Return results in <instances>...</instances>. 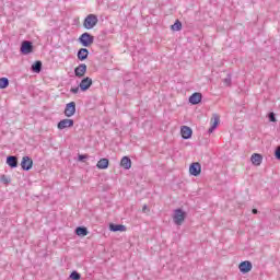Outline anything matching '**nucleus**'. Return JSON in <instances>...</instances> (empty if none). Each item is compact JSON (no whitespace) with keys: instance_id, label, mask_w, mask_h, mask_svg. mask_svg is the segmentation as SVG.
<instances>
[{"instance_id":"nucleus-12","label":"nucleus","mask_w":280,"mask_h":280,"mask_svg":"<svg viewBox=\"0 0 280 280\" xmlns=\"http://www.w3.org/2000/svg\"><path fill=\"white\" fill-rule=\"evenodd\" d=\"M7 165H9L11 170L19 167V158H16V155L7 156Z\"/></svg>"},{"instance_id":"nucleus-30","label":"nucleus","mask_w":280,"mask_h":280,"mask_svg":"<svg viewBox=\"0 0 280 280\" xmlns=\"http://www.w3.org/2000/svg\"><path fill=\"white\" fill-rule=\"evenodd\" d=\"M79 161H81L82 163H84V161H86V159H89L88 154H79Z\"/></svg>"},{"instance_id":"nucleus-27","label":"nucleus","mask_w":280,"mask_h":280,"mask_svg":"<svg viewBox=\"0 0 280 280\" xmlns=\"http://www.w3.org/2000/svg\"><path fill=\"white\" fill-rule=\"evenodd\" d=\"M225 86H231V82H232V79H231V74H228L226 78L223 80Z\"/></svg>"},{"instance_id":"nucleus-24","label":"nucleus","mask_w":280,"mask_h":280,"mask_svg":"<svg viewBox=\"0 0 280 280\" xmlns=\"http://www.w3.org/2000/svg\"><path fill=\"white\" fill-rule=\"evenodd\" d=\"M10 86V80L5 77L0 78V89H8Z\"/></svg>"},{"instance_id":"nucleus-2","label":"nucleus","mask_w":280,"mask_h":280,"mask_svg":"<svg viewBox=\"0 0 280 280\" xmlns=\"http://www.w3.org/2000/svg\"><path fill=\"white\" fill-rule=\"evenodd\" d=\"M185 218H187V212L183 209L178 208L174 210L173 222L176 226H182L183 222H185Z\"/></svg>"},{"instance_id":"nucleus-16","label":"nucleus","mask_w":280,"mask_h":280,"mask_svg":"<svg viewBox=\"0 0 280 280\" xmlns=\"http://www.w3.org/2000/svg\"><path fill=\"white\" fill-rule=\"evenodd\" d=\"M77 58L78 60H80L81 62H84V60H86V58H89V49L86 48H80L77 52Z\"/></svg>"},{"instance_id":"nucleus-8","label":"nucleus","mask_w":280,"mask_h":280,"mask_svg":"<svg viewBox=\"0 0 280 280\" xmlns=\"http://www.w3.org/2000/svg\"><path fill=\"white\" fill-rule=\"evenodd\" d=\"M202 172V165L199 162L191 163L189 166L190 176H198Z\"/></svg>"},{"instance_id":"nucleus-28","label":"nucleus","mask_w":280,"mask_h":280,"mask_svg":"<svg viewBox=\"0 0 280 280\" xmlns=\"http://www.w3.org/2000/svg\"><path fill=\"white\" fill-rule=\"evenodd\" d=\"M268 119H269V121L275 122V121H277V116L275 115V113L271 112L268 114Z\"/></svg>"},{"instance_id":"nucleus-17","label":"nucleus","mask_w":280,"mask_h":280,"mask_svg":"<svg viewBox=\"0 0 280 280\" xmlns=\"http://www.w3.org/2000/svg\"><path fill=\"white\" fill-rule=\"evenodd\" d=\"M250 161H252L253 165L259 166V165H261V162L264 161V156L259 153H253Z\"/></svg>"},{"instance_id":"nucleus-25","label":"nucleus","mask_w":280,"mask_h":280,"mask_svg":"<svg viewBox=\"0 0 280 280\" xmlns=\"http://www.w3.org/2000/svg\"><path fill=\"white\" fill-rule=\"evenodd\" d=\"M69 279H71V280H80V279H82V275H80V272L74 270V271H72L70 273Z\"/></svg>"},{"instance_id":"nucleus-7","label":"nucleus","mask_w":280,"mask_h":280,"mask_svg":"<svg viewBox=\"0 0 280 280\" xmlns=\"http://www.w3.org/2000/svg\"><path fill=\"white\" fill-rule=\"evenodd\" d=\"M34 165V161L30 156H23L22 162H21V167L24 172H30Z\"/></svg>"},{"instance_id":"nucleus-20","label":"nucleus","mask_w":280,"mask_h":280,"mask_svg":"<svg viewBox=\"0 0 280 280\" xmlns=\"http://www.w3.org/2000/svg\"><path fill=\"white\" fill-rule=\"evenodd\" d=\"M120 166L124 167V170H130V167H132V160L128 156H124L120 161Z\"/></svg>"},{"instance_id":"nucleus-31","label":"nucleus","mask_w":280,"mask_h":280,"mask_svg":"<svg viewBox=\"0 0 280 280\" xmlns=\"http://www.w3.org/2000/svg\"><path fill=\"white\" fill-rule=\"evenodd\" d=\"M275 156L278 161H280V145L277 147L276 151H275Z\"/></svg>"},{"instance_id":"nucleus-18","label":"nucleus","mask_w":280,"mask_h":280,"mask_svg":"<svg viewBox=\"0 0 280 280\" xmlns=\"http://www.w3.org/2000/svg\"><path fill=\"white\" fill-rule=\"evenodd\" d=\"M108 165H110V161L106 158H103L97 162L96 167L97 170H108Z\"/></svg>"},{"instance_id":"nucleus-3","label":"nucleus","mask_w":280,"mask_h":280,"mask_svg":"<svg viewBox=\"0 0 280 280\" xmlns=\"http://www.w3.org/2000/svg\"><path fill=\"white\" fill-rule=\"evenodd\" d=\"M98 22L100 20L97 19V15L89 14L83 21V27L85 30H93V27H95V25H97Z\"/></svg>"},{"instance_id":"nucleus-22","label":"nucleus","mask_w":280,"mask_h":280,"mask_svg":"<svg viewBox=\"0 0 280 280\" xmlns=\"http://www.w3.org/2000/svg\"><path fill=\"white\" fill-rule=\"evenodd\" d=\"M31 70L33 71V73H40V71H43V61H35L32 65Z\"/></svg>"},{"instance_id":"nucleus-13","label":"nucleus","mask_w":280,"mask_h":280,"mask_svg":"<svg viewBox=\"0 0 280 280\" xmlns=\"http://www.w3.org/2000/svg\"><path fill=\"white\" fill-rule=\"evenodd\" d=\"M109 231H112V233H124L127 231V228L124 224L112 223L109 224Z\"/></svg>"},{"instance_id":"nucleus-23","label":"nucleus","mask_w":280,"mask_h":280,"mask_svg":"<svg viewBox=\"0 0 280 280\" xmlns=\"http://www.w3.org/2000/svg\"><path fill=\"white\" fill-rule=\"evenodd\" d=\"M171 28L173 30V32H180V30H183V23L180 22V20H176Z\"/></svg>"},{"instance_id":"nucleus-1","label":"nucleus","mask_w":280,"mask_h":280,"mask_svg":"<svg viewBox=\"0 0 280 280\" xmlns=\"http://www.w3.org/2000/svg\"><path fill=\"white\" fill-rule=\"evenodd\" d=\"M78 42L80 45H82V47H91V45L95 43V36L91 35L89 32H85L80 35Z\"/></svg>"},{"instance_id":"nucleus-29","label":"nucleus","mask_w":280,"mask_h":280,"mask_svg":"<svg viewBox=\"0 0 280 280\" xmlns=\"http://www.w3.org/2000/svg\"><path fill=\"white\" fill-rule=\"evenodd\" d=\"M70 93H73V95H78V93H80V86L71 88Z\"/></svg>"},{"instance_id":"nucleus-15","label":"nucleus","mask_w":280,"mask_h":280,"mask_svg":"<svg viewBox=\"0 0 280 280\" xmlns=\"http://www.w3.org/2000/svg\"><path fill=\"white\" fill-rule=\"evenodd\" d=\"M180 135H182V139L187 140V139H189L191 137V135H194V130H191L190 127L182 126Z\"/></svg>"},{"instance_id":"nucleus-6","label":"nucleus","mask_w":280,"mask_h":280,"mask_svg":"<svg viewBox=\"0 0 280 280\" xmlns=\"http://www.w3.org/2000/svg\"><path fill=\"white\" fill-rule=\"evenodd\" d=\"M91 86H93V79H91L90 77L83 78L79 84V89L80 91H82L83 93L85 91H89V89H91Z\"/></svg>"},{"instance_id":"nucleus-4","label":"nucleus","mask_w":280,"mask_h":280,"mask_svg":"<svg viewBox=\"0 0 280 280\" xmlns=\"http://www.w3.org/2000/svg\"><path fill=\"white\" fill-rule=\"evenodd\" d=\"M20 51L24 56H27L28 54H32L34 51V45L30 40H24L21 44Z\"/></svg>"},{"instance_id":"nucleus-19","label":"nucleus","mask_w":280,"mask_h":280,"mask_svg":"<svg viewBox=\"0 0 280 280\" xmlns=\"http://www.w3.org/2000/svg\"><path fill=\"white\" fill-rule=\"evenodd\" d=\"M74 233L79 237H86V235H89V229H86V226H78L75 228Z\"/></svg>"},{"instance_id":"nucleus-5","label":"nucleus","mask_w":280,"mask_h":280,"mask_svg":"<svg viewBox=\"0 0 280 280\" xmlns=\"http://www.w3.org/2000/svg\"><path fill=\"white\" fill-rule=\"evenodd\" d=\"M74 124L75 121L73 119L65 118L57 124V128L58 130H65L67 128H73Z\"/></svg>"},{"instance_id":"nucleus-14","label":"nucleus","mask_w":280,"mask_h":280,"mask_svg":"<svg viewBox=\"0 0 280 280\" xmlns=\"http://www.w3.org/2000/svg\"><path fill=\"white\" fill-rule=\"evenodd\" d=\"M85 74H86L85 63H81L74 69V75L77 78H84Z\"/></svg>"},{"instance_id":"nucleus-33","label":"nucleus","mask_w":280,"mask_h":280,"mask_svg":"<svg viewBox=\"0 0 280 280\" xmlns=\"http://www.w3.org/2000/svg\"><path fill=\"white\" fill-rule=\"evenodd\" d=\"M145 209H148V206H147V205H144V206L142 207V211H145Z\"/></svg>"},{"instance_id":"nucleus-32","label":"nucleus","mask_w":280,"mask_h":280,"mask_svg":"<svg viewBox=\"0 0 280 280\" xmlns=\"http://www.w3.org/2000/svg\"><path fill=\"white\" fill-rule=\"evenodd\" d=\"M252 213H253L254 215H257V213H259V210H257V209L254 208V209L252 210Z\"/></svg>"},{"instance_id":"nucleus-9","label":"nucleus","mask_w":280,"mask_h":280,"mask_svg":"<svg viewBox=\"0 0 280 280\" xmlns=\"http://www.w3.org/2000/svg\"><path fill=\"white\" fill-rule=\"evenodd\" d=\"M240 272L246 275L253 270V262L245 260L238 265Z\"/></svg>"},{"instance_id":"nucleus-26","label":"nucleus","mask_w":280,"mask_h":280,"mask_svg":"<svg viewBox=\"0 0 280 280\" xmlns=\"http://www.w3.org/2000/svg\"><path fill=\"white\" fill-rule=\"evenodd\" d=\"M1 183H3V185H10V183H12V179L10 177H8V175H2L0 177Z\"/></svg>"},{"instance_id":"nucleus-21","label":"nucleus","mask_w":280,"mask_h":280,"mask_svg":"<svg viewBox=\"0 0 280 280\" xmlns=\"http://www.w3.org/2000/svg\"><path fill=\"white\" fill-rule=\"evenodd\" d=\"M220 125V116L219 115H213V122L211 125V127L208 130V133L211 135L215 128H218V126Z\"/></svg>"},{"instance_id":"nucleus-10","label":"nucleus","mask_w":280,"mask_h":280,"mask_svg":"<svg viewBox=\"0 0 280 280\" xmlns=\"http://www.w3.org/2000/svg\"><path fill=\"white\" fill-rule=\"evenodd\" d=\"M63 114L66 117H73V115H75V102L66 104Z\"/></svg>"},{"instance_id":"nucleus-11","label":"nucleus","mask_w":280,"mask_h":280,"mask_svg":"<svg viewBox=\"0 0 280 280\" xmlns=\"http://www.w3.org/2000/svg\"><path fill=\"white\" fill-rule=\"evenodd\" d=\"M189 104H192V106H196L202 102V93L195 92L192 93L188 98Z\"/></svg>"}]
</instances>
